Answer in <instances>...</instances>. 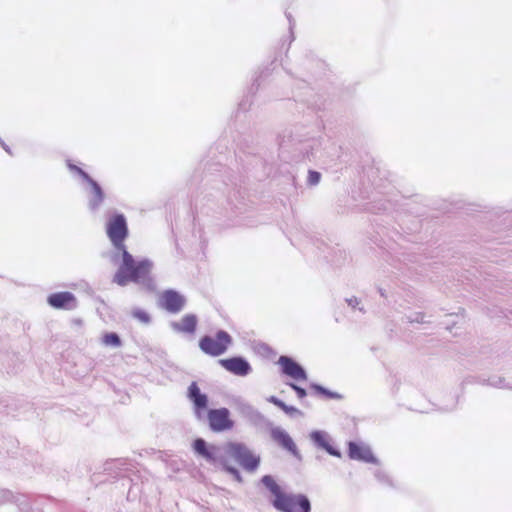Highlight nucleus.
I'll use <instances>...</instances> for the list:
<instances>
[{
  "label": "nucleus",
  "mask_w": 512,
  "mask_h": 512,
  "mask_svg": "<svg viewBox=\"0 0 512 512\" xmlns=\"http://www.w3.org/2000/svg\"><path fill=\"white\" fill-rule=\"evenodd\" d=\"M261 482L274 496L272 504L281 512H310V502L304 495L288 494L270 475L262 477Z\"/></svg>",
  "instance_id": "nucleus-1"
},
{
  "label": "nucleus",
  "mask_w": 512,
  "mask_h": 512,
  "mask_svg": "<svg viewBox=\"0 0 512 512\" xmlns=\"http://www.w3.org/2000/svg\"><path fill=\"white\" fill-rule=\"evenodd\" d=\"M122 263L113 277V282L119 286H126L130 282L138 283L149 278L152 264L149 260L136 261L127 249L120 250Z\"/></svg>",
  "instance_id": "nucleus-2"
},
{
  "label": "nucleus",
  "mask_w": 512,
  "mask_h": 512,
  "mask_svg": "<svg viewBox=\"0 0 512 512\" xmlns=\"http://www.w3.org/2000/svg\"><path fill=\"white\" fill-rule=\"evenodd\" d=\"M225 450L228 455L234 458L248 472L256 471L260 464V457L243 443L228 442L225 445Z\"/></svg>",
  "instance_id": "nucleus-3"
},
{
  "label": "nucleus",
  "mask_w": 512,
  "mask_h": 512,
  "mask_svg": "<svg viewBox=\"0 0 512 512\" xmlns=\"http://www.w3.org/2000/svg\"><path fill=\"white\" fill-rule=\"evenodd\" d=\"M106 233L117 250L126 249L125 240L128 237V225L123 214L112 215L106 223Z\"/></svg>",
  "instance_id": "nucleus-4"
},
{
  "label": "nucleus",
  "mask_w": 512,
  "mask_h": 512,
  "mask_svg": "<svg viewBox=\"0 0 512 512\" xmlns=\"http://www.w3.org/2000/svg\"><path fill=\"white\" fill-rule=\"evenodd\" d=\"M232 343L231 336L225 331H218L214 336L206 335L199 341L200 349L211 356H219L226 352Z\"/></svg>",
  "instance_id": "nucleus-5"
},
{
  "label": "nucleus",
  "mask_w": 512,
  "mask_h": 512,
  "mask_svg": "<svg viewBox=\"0 0 512 512\" xmlns=\"http://www.w3.org/2000/svg\"><path fill=\"white\" fill-rule=\"evenodd\" d=\"M209 426L214 432L230 430L234 426V421L230 418V412L227 408L211 409L207 414Z\"/></svg>",
  "instance_id": "nucleus-6"
},
{
  "label": "nucleus",
  "mask_w": 512,
  "mask_h": 512,
  "mask_svg": "<svg viewBox=\"0 0 512 512\" xmlns=\"http://www.w3.org/2000/svg\"><path fill=\"white\" fill-rule=\"evenodd\" d=\"M186 303L183 295L174 290H165L159 296V305L170 313L180 312Z\"/></svg>",
  "instance_id": "nucleus-7"
},
{
  "label": "nucleus",
  "mask_w": 512,
  "mask_h": 512,
  "mask_svg": "<svg viewBox=\"0 0 512 512\" xmlns=\"http://www.w3.org/2000/svg\"><path fill=\"white\" fill-rule=\"evenodd\" d=\"M188 398L193 402L195 413L198 417L202 416L203 411L208 407V397L201 393L198 384L192 382L188 388Z\"/></svg>",
  "instance_id": "nucleus-8"
},
{
  "label": "nucleus",
  "mask_w": 512,
  "mask_h": 512,
  "mask_svg": "<svg viewBox=\"0 0 512 512\" xmlns=\"http://www.w3.org/2000/svg\"><path fill=\"white\" fill-rule=\"evenodd\" d=\"M50 306L56 309H72L76 306V298L70 292H58L51 294L48 299Z\"/></svg>",
  "instance_id": "nucleus-9"
},
{
  "label": "nucleus",
  "mask_w": 512,
  "mask_h": 512,
  "mask_svg": "<svg viewBox=\"0 0 512 512\" xmlns=\"http://www.w3.org/2000/svg\"><path fill=\"white\" fill-rule=\"evenodd\" d=\"M348 455L353 460H359L367 463L376 462V458L368 446L361 445L352 441L348 444Z\"/></svg>",
  "instance_id": "nucleus-10"
},
{
  "label": "nucleus",
  "mask_w": 512,
  "mask_h": 512,
  "mask_svg": "<svg viewBox=\"0 0 512 512\" xmlns=\"http://www.w3.org/2000/svg\"><path fill=\"white\" fill-rule=\"evenodd\" d=\"M219 362L227 371L239 376L247 375L251 369L249 363L240 357L221 359Z\"/></svg>",
  "instance_id": "nucleus-11"
},
{
  "label": "nucleus",
  "mask_w": 512,
  "mask_h": 512,
  "mask_svg": "<svg viewBox=\"0 0 512 512\" xmlns=\"http://www.w3.org/2000/svg\"><path fill=\"white\" fill-rule=\"evenodd\" d=\"M77 171L87 181V183L91 187L92 196H91V198L89 200V206L92 209L98 208L103 203L104 198H105V195H104V192H103L102 188L87 173H85L81 169H77Z\"/></svg>",
  "instance_id": "nucleus-12"
},
{
  "label": "nucleus",
  "mask_w": 512,
  "mask_h": 512,
  "mask_svg": "<svg viewBox=\"0 0 512 512\" xmlns=\"http://www.w3.org/2000/svg\"><path fill=\"white\" fill-rule=\"evenodd\" d=\"M198 325V318L195 314H186L179 321L171 323L174 331L184 334H194Z\"/></svg>",
  "instance_id": "nucleus-13"
},
{
  "label": "nucleus",
  "mask_w": 512,
  "mask_h": 512,
  "mask_svg": "<svg viewBox=\"0 0 512 512\" xmlns=\"http://www.w3.org/2000/svg\"><path fill=\"white\" fill-rule=\"evenodd\" d=\"M279 363L282 367L283 372L295 380H305L306 373L304 369L292 359L282 356L279 359Z\"/></svg>",
  "instance_id": "nucleus-14"
},
{
  "label": "nucleus",
  "mask_w": 512,
  "mask_h": 512,
  "mask_svg": "<svg viewBox=\"0 0 512 512\" xmlns=\"http://www.w3.org/2000/svg\"><path fill=\"white\" fill-rule=\"evenodd\" d=\"M193 450L196 454L206 459L208 462H217L218 448L214 445L208 446L204 439L197 438L193 442Z\"/></svg>",
  "instance_id": "nucleus-15"
},
{
  "label": "nucleus",
  "mask_w": 512,
  "mask_h": 512,
  "mask_svg": "<svg viewBox=\"0 0 512 512\" xmlns=\"http://www.w3.org/2000/svg\"><path fill=\"white\" fill-rule=\"evenodd\" d=\"M271 437L272 439L280 445L282 448L286 449L293 455H297V447L292 440V438L286 433L284 430L280 428H274L271 431Z\"/></svg>",
  "instance_id": "nucleus-16"
},
{
  "label": "nucleus",
  "mask_w": 512,
  "mask_h": 512,
  "mask_svg": "<svg viewBox=\"0 0 512 512\" xmlns=\"http://www.w3.org/2000/svg\"><path fill=\"white\" fill-rule=\"evenodd\" d=\"M312 438L318 446L326 450L330 455L340 457V452L332 446L329 438L324 433L315 432Z\"/></svg>",
  "instance_id": "nucleus-17"
},
{
  "label": "nucleus",
  "mask_w": 512,
  "mask_h": 512,
  "mask_svg": "<svg viewBox=\"0 0 512 512\" xmlns=\"http://www.w3.org/2000/svg\"><path fill=\"white\" fill-rule=\"evenodd\" d=\"M270 402L273 403L274 405H276L277 407H279L281 410H283L286 414L288 415H294V414H297L299 413V410L293 406H288L286 405L283 401H281L280 399L272 396L270 398Z\"/></svg>",
  "instance_id": "nucleus-18"
},
{
  "label": "nucleus",
  "mask_w": 512,
  "mask_h": 512,
  "mask_svg": "<svg viewBox=\"0 0 512 512\" xmlns=\"http://www.w3.org/2000/svg\"><path fill=\"white\" fill-rule=\"evenodd\" d=\"M102 342L106 346H114L119 347L121 345V340L116 333H106L102 337Z\"/></svg>",
  "instance_id": "nucleus-19"
},
{
  "label": "nucleus",
  "mask_w": 512,
  "mask_h": 512,
  "mask_svg": "<svg viewBox=\"0 0 512 512\" xmlns=\"http://www.w3.org/2000/svg\"><path fill=\"white\" fill-rule=\"evenodd\" d=\"M311 389H313L316 393L320 394V395H323L324 397L328 398V399H339L341 398V396L336 393V392H331L327 389H325L324 387L320 386V385H317V384H312L311 385Z\"/></svg>",
  "instance_id": "nucleus-20"
},
{
  "label": "nucleus",
  "mask_w": 512,
  "mask_h": 512,
  "mask_svg": "<svg viewBox=\"0 0 512 512\" xmlns=\"http://www.w3.org/2000/svg\"><path fill=\"white\" fill-rule=\"evenodd\" d=\"M221 465L227 473L231 474L235 478L236 481L242 482V477L236 468L228 465L224 460L221 461Z\"/></svg>",
  "instance_id": "nucleus-21"
},
{
  "label": "nucleus",
  "mask_w": 512,
  "mask_h": 512,
  "mask_svg": "<svg viewBox=\"0 0 512 512\" xmlns=\"http://www.w3.org/2000/svg\"><path fill=\"white\" fill-rule=\"evenodd\" d=\"M133 316L143 323H149L150 321V316L148 315V313L141 309L134 310Z\"/></svg>",
  "instance_id": "nucleus-22"
},
{
  "label": "nucleus",
  "mask_w": 512,
  "mask_h": 512,
  "mask_svg": "<svg viewBox=\"0 0 512 512\" xmlns=\"http://www.w3.org/2000/svg\"><path fill=\"white\" fill-rule=\"evenodd\" d=\"M319 180H320V173H318L316 171L309 172L308 181L311 185L317 184L319 182Z\"/></svg>",
  "instance_id": "nucleus-23"
},
{
  "label": "nucleus",
  "mask_w": 512,
  "mask_h": 512,
  "mask_svg": "<svg viewBox=\"0 0 512 512\" xmlns=\"http://www.w3.org/2000/svg\"><path fill=\"white\" fill-rule=\"evenodd\" d=\"M290 386L296 392L298 398L303 399L306 397L307 393H306L305 389H303L295 384H290Z\"/></svg>",
  "instance_id": "nucleus-24"
}]
</instances>
